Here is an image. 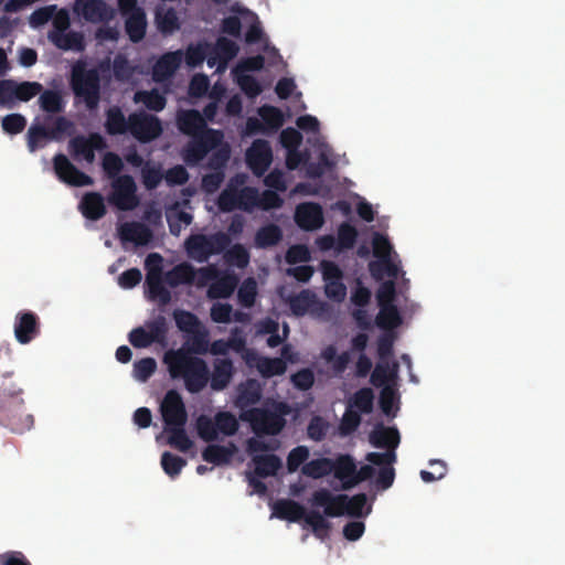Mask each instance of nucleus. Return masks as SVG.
<instances>
[{"label": "nucleus", "mask_w": 565, "mask_h": 565, "mask_svg": "<svg viewBox=\"0 0 565 565\" xmlns=\"http://www.w3.org/2000/svg\"><path fill=\"white\" fill-rule=\"evenodd\" d=\"M177 126L183 135L192 138L183 149V160L189 166L201 162L224 138L222 130L207 127L204 117L196 109L180 110L177 114Z\"/></svg>", "instance_id": "obj_1"}, {"label": "nucleus", "mask_w": 565, "mask_h": 565, "mask_svg": "<svg viewBox=\"0 0 565 565\" xmlns=\"http://www.w3.org/2000/svg\"><path fill=\"white\" fill-rule=\"evenodd\" d=\"M172 379H182L188 392H201L210 381V370L206 362L193 356L184 348L169 350L163 358Z\"/></svg>", "instance_id": "obj_2"}, {"label": "nucleus", "mask_w": 565, "mask_h": 565, "mask_svg": "<svg viewBox=\"0 0 565 565\" xmlns=\"http://www.w3.org/2000/svg\"><path fill=\"white\" fill-rule=\"evenodd\" d=\"M273 514L280 520L295 523L303 520L318 539H326L331 529V523L324 519L321 512L318 510L307 512L303 505L290 499L277 500L273 505Z\"/></svg>", "instance_id": "obj_3"}, {"label": "nucleus", "mask_w": 565, "mask_h": 565, "mask_svg": "<svg viewBox=\"0 0 565 565\" xmlns=\"http://www.w3.org/2000/svg\"><path fill=\"white\" fill-rule=\"evenodd\" d=\"M70 85L75 97L83 99L88 110L97 109L100 102V74L96 67L87 68L82 61L71 71Z\"/></svg>", "instance_id": "obj_4"}, {"label": "nucleus", "mask_w": 565, "mask_h": 565, "mask_svg": "<svg viewBox=\"0 0 565 565\" xmlns=\"http://www.w3.org/2000/svg\"><path fill=\"white\" fill-rule=\"evenodd\" d=\"M230 244L231 237L224 232H217L211 235L192 234L185 239L184 247L191 259L204 263L212 255L226 250Z\"/></svg>", "instance_id": "obj_5"}, {"label": "nucleus", "mask_w": 565, "mask_h": 565, "mask_svg": "<svg viewBox=\"0 0 565 565\" xmlns=\"http://www.w3.org/2000/svg\"><path fill=\"white\" fill-rule=\"evenodd\" d=\"M21 393L22 391L11 383L0 385V423L12 430L18 429L25 413Z\"/></svg>", "instance_id": "obj_6"}, {"label": "nucleus", "mask_w": 565, "mask_h": 565, "mask_svg": "<svg viewBox=\"0 0 565 565\" xmlns=\"http://www.w3.org/2000/svg\"><path fill=\"white\" fill-rule=\"evenodd\" d=\"M241 419L248 422L255 435H277L285 427L282 414L265 408H249L241 414Z\"/></svg>", "instance_id": "obj_7"}, {"label": "nucleus", "mask_w": 565, "mask_h": 565, "mask_svg": "<svg viewBox=\"0 0 565 565\" xmlns=\"http://www.w3.org/2000/svg\"><path fill=\"white\" fill-rule=\"evenodd\" d=\"M163 258L158 253H151L146 258V285L148 298L159 300L161 305H168L171 300L170 291L164 287V276L162 275Z\"/></svg>", "instance_id": "obj_8"}, {"label": "nucleus", "mask_w": 565, "mask_h": 565, "mask_svg": "<svg viewBox=\"0 0 565 565\" xmlns=\"http://www.w3.org/2000/svg\"><path fill=\"white\" fill-rule=\"evenodd\" d=\"M163 131L161 120L146 111L130 114L131 136L139 142L147 143L161 136Z\"/></svg>", "instance_id": "obj_9"}, {"label": "nucleus", "mask_w": 565, "mask_h": 565, "mask_svg": "<svg viewBox=\"0 0 565 565\" xmlns=\"http://www.w3.org/2000/svg\"><path fill=\"white\" fill-rule=\"evenodd\" d=\"M160 412L164 423V429L186 425V408L178 391L170 390L166 393L160 405Z\"/></svg>", "instance_id": "obj_10"}, {"label": "nucleus", "mask_w": 565, "mask_h": 565, "mask_svg": "<svg viewBox=\"0 0 565 565\" xmlns=\"http://www.w3.org/2000/svg\"><path fill=\"white\" fill-rule=\"evenodd\" d=\"M136 191L137 185L131 175H119L113 181V193L109 196V202L121 211L134 210L139 203Z\"/></svg>", "instance_id": "obj_11"}, {"label": "nucleus", "mask_w": 565, "mask_h": 565, "mask_svg": "<svg viewBox=\"0 0 565 565\" xmlns=\"http://www.w3.org/2000/svg\"><path fill=\"white\" fill-rule=\"evenodd\" d=\"M107 147L106 141L98 132H92L87 137L75 136L68 142V149L74 159L83 158L87 163L95 161V151Z\"/></svg>", "instance_id": "obj_12"}, {"label": "nucleus", "mask_w": 565, "mask_h": 565, "mask_svg": "<svg viewBox=\"0 0 565 565\" xmlns=\"http://www.w3.org/2000/svg\"><path fill=\"white\" fill-rule=\"evenodd\" d=\"M345 502L347 494H333L324 488L316 490L309 499L311 507L323 508V513L321 514L324 519L344 515L347 510Z\"/></svg>", "instance_id": "obj_13"}, {"label": "nucleus", "mask_w": 565, "mask_h": 565, "mask_svg": "<svg viewBox=\"0 0 565 565\" xmlns=\"http://www.w3.org/2000/svg\"><path fill=\"white\" fill-rule=\"evenodd\" d=\"M53 169L57 178L68 185L85 186L94 183V180L88 174L77 169L63 153L54 156Z\"/></svg>", "instance_id": "obj_14"}, {"label": "nucleus", "mask_w": 565, "mask_h": 565, "mask_svg": "<svg viewBox=\"0 0 565 565\" xmlns=\"http://www.w3.org/2000/svg\"><path fill=\"white\" fill-rule=\"evenodd\" d=\"M273 161V151L269 142L256 139L246 152V162L256 177H262Z\"/></svg>", "instance_id": "obj_15"}, {"label": "nucleus", "mask_w": 565, "mask_h": 565, "mask_svg": "<svg viewBox=\"0 0 565 565\" xmlns=\"http://www.w3.org/2000/svg\"><path fill=\"white\" fill-rule=\"evenodd\" d=\"M296 224L305 231H316L323 225V211L315 202L300 203L295 211Z\"/></svg>", "instance_id": "obj_16"}, {"label": "nucleus", "mask_w": 565, "mask_h": 565, "mask_svg": "<svg viewBox=\"0 0 565 565\" xmlns=\"http://www.w3.org/2000/svg\"><path fill=\"white\" fill-rule=\"evenodd\" d=\"M40 333L39 317L32 311H21L15 316L14 335L19 343L28 344Z\"/></svg>", "instance_id": "obj_17"}, {"label": "nucleus", "mask_w": 565, "mask_h": 565, "mask_svg": "<svg viewBox=\"0 0 565 565\" xmlns=\"http://www.w3.org/2000/svg\"><path fill=\"white\" fill-rule=\"evenodd\" d=\"M75 11L88 22H104L113 17L109 7L102 0H76Z\"/></svg>", "instance_id": "obj_18"}, {"label": "nucleus", "mask_w": 565, "mask_h": 565, "mask_svg": "<svg viewBox=\"0 0 565 565\" xmlns=\"http://www.w3.org/2000/svg\"><path fill=\"white\" fill-rule=\"evenodd\" d=\"M182 58L180 50L162 54L152 67V78L158 83L169 79L180 67Z\"/></svg>", "instance_id": "obj_19"}, {"label": "nucleus", "mask_w": 565, "mask_h": 565, "mask_svg": "<svg viewBox=\"0 0 565 565\" xmlns=\"http://www.w3.org/2000/svg\"><path fill=\"white\" fill-rule=\"evenodd\" d=\"M118 235L122 242L143 246L151 241L152 231L141 222H126L119 226Z\"/></svg>", "instance_id": "obj_20"}, {"label": "nucleus", "mask_w": 565, "mask_h": 565, "mask_svg": "<svg viewBox=\"0 0 565 565\" xmlns=\"http://www.w3.org/2000/svg\"><path fill=\"white\" fill-rule=\"evenodd\" d=\"M369 440L371 445L376 448L396 451L401 437L397 428L385 427L383 424H377L370 433Z\"/></svg>", "instance_id": "obj_21"}, {"label": "nucleus", "mask_w": 565, "mask_h": 565, "mask_svg": "<svg viewBox=\"0 0 565 565\" xmlns=\"http://www.w3.org/2000/svg\"><path fill=\"white\" fill-rule=\"evenodd\" d=\"M104 127L109 136L125 135L130 131V115L126 118L119 106H110L105 111Z\"/></svg>", "instance_id": "obj_22"}, {"label": "nucleus", "mask_w": 565, "mask_h": 565, "mask_svg": "<svg viewBox=\"0 0 565 565\" xmlns=\"http://www.w3.org/2000/svg\"><path fill=\"white\" fill-rule=\"evenodd\" d=\"M234 364L230 359H216L213 372L210 373V384L213 391H223L232 381Z\"/></svg>", "instance_id": "obj_23"}, {"label": "nucleus", "mask_w": 565, "mask_h": 565, "mask_svg": "<svg viewBox=\"0 0 565 565\" xmlns=\"http://www.w3.org/2000/svg\"><path fill=\"white\" fill-rule=\"evenodd\" d=\"M238 50V45L234 41L221 36L213 47V55L207 57V65L213 67L217 62L220 65H226L228 61L237 55Z\"/></svg>", "instance_id": "obj_24"}, {"label": "nucleus", "mask_w": 565, "mask_h": 565, "mask_svg": "<svg viewBox=\"0 0 565 565\" xmlns=\"http://www.w3.org/2000/svg\"><path fill=\"white\" fill-rule=\"evenodd\" d=\"M79 209L82 214L92 221H97L106 214L104 198L98 192L86 193L79 203Z\"/></svg>", "instance_id": "obj_25"}, {"label": "nucleus", "mask_w": 565, "mask_h": 565, "mask_svg": "<svg viewBox=\"0 0 565 565\" xmlns=\"http://www.w3.org/2000/svg\"><path fill=\"white\" fill-rule=\"evenodd\" d=\"M262 388L256 380L249 379L237 388L236 406L244 409L260 401Z\"/></svg>", "instance_id": "obj_26"}, {"label": "nucleus", "mask_w": 565, "mask_h": 565, "mask_svg": "<svg viewBox=\"0 0 565 565\" xmlns=\"http://www.w3.org/2000/svg\"><path fill=\"white\" fill-rule=\"evenodd\" d=\"M235 451L236 446L233 443H230L228 446L213 444L204 448L202 451V458L206 462L215 466H222L231 462Z\"/></svg>", "instance_id": "obj_27"}, {"label": "nucleus", "mask_w": 565, "mask_h": 565, "mask_svg": "<svg viewBox=\"0 0 565 565\" xmlns=\"http://www.w3.org/2000/svg\"><path fill=\"white\" fill-rule=\"evenodd\" d=\"M49 39L52 43L64 51L74 50L81 52L85 49L84 36L76 31L71 32H50Z\"/></svg>", "instance_id": "obj_28"}, {"label": "nucleus", "mask_w": 565, "mask_h": 565, "mask_svg": "<svg viewBox=\"0 0 565 565\" xmlns=\"http://www.w3.org/2000/svg\"><path fill=\"white\" fill-rule=\"evenodd\" d=\"M195 274L192 265L181 263L164 274V282L172 288L179 285H190L194 281Z\"/></svg>", "instance_id": "obj_29"}, {"label": "nucleus", "mask_w": 565, "mask_h": 565, "mask_svg": "<svg viewBox=\"0 0 565 565\" xmlns=\"http://www.w3.org/2000/svg\"><path fill=\"white\" fill-rule=\"evenodd\" d=\"M288 305L294 316L303 317L316 305H321L309 289H303L299 294L288 298Z\"/></svg>", "instance_id": "obj_30"}, {"label": "nucleus", "mask_w": 565, "mask_h": 565, "mask_svg": "<svg viewBox=\"0 0 565 565\" xmlns=\"http://www.w3.org/2000/svg\"><path fill=\"white\" fill-rule=\"evenodd\" d=\"M147 18L143 10H136L126 17L125 31L134 43L140 42L146 35Z\"/></svg>", "instance_id": "obj_31"}, {"label": "nucleus", "mask_w": 565, "mask_h": 565, "mask_svg": "<svg viewBox=\"0 0 565 565\" xmlns=\"http://www.w3.org/2000/svg\"><path fill=\"white\" fill-rule=\"evenodd\" d=\"M236 287L237 278L234 275H224L210 285L207 296L211 299H225L232 296Z\"/></svg>", "instance_id": "obj_32"}, {"label": "nucleus", "mask_w": 565, "mask_h": 565, "mask_svg": "<svg viewBox=\"0 0 565 565\" xmlns=\"http://www.w3.org/2000/svg\"><path fill=\"white\" fill-rule=\"evenodd\" d=\"M252 461L255 465L254 473L259 478L275 476L281 468L280 458L274 454L254 456Z\"/></svg>", "instance_id": "obj_33"}, {"label": "nucleus", "mask_w": 565, "mask_h": 565, "mask_svg": "<svg viewBox=\"0 0 565 565\" xmlns=\"http://www.w3.org/2000/svg\"><path fill=\"white\" fill-rule=\"evenodd\" d=\"M134 102L143 104L147 109L152 111H161L167 105V98L156 88L136 92Z\"/></svg>", "instance_id": "obj_34"}, {"label": "nucleus", "mask_w": 565, "mask_h": 565, "mask_svg": "<svg viewBox=\"0 0 565 565\" xmlns=\"http://www.w3.org/2000/svg\"><path fill=\"white\" fill-rule=\"evenodd\" d=\"M355 461L350 455H340L335 459H333V476L339 479L343 484H347V481L353 479L355 473Z\"/></svg>", "instance_id": "obj_35"}, {"label": "nucleus", "mask_w": 565, "mask_h": 565, "mask_svg": "<svg viewBox=\"0 0 565 565\" xmlns=\"http://www.w3.org/2000/svg\"><path fill=\"white\" fill-rule=\"evenodd\" d=\"M401 323L402 317L395 305L380 307V311L375 318V324L379 328L392 331L399 327Z\"/></svg>", "instance_id": "obj_36"}, {"label": "nucleus", "mask_w": 565, "mask_h": 565, "mask_svg": "<svg viewBox=\"0 0 565 565\" xmlns=\"http://www.w3.org/2000/svg\"><path fill=\"white\" fill-rule=\"evenodd\" d=\"M333 459L331 458H318L312 459L305 463L301 468L302 475L312 478L320 479L332 473Z\"/></svg>", "instance_id": "obj_37"}, {"label": "nucleus", "mask_w": 565, "mask_h": 565, "mask_svg": "<svg viewBox=\"0 0 565 565\" xmlns=\"http://www.w3.org/2000/svg\"><path fill=\"white\" fill-rule=\"evenodd\" d=\"M282 238V232L276 224H268L260 227L255 235L257 247L267 248L277 245Z\"/></svg>", "instance_id": "obj_38"}, {"label": "nucleus", "mask_w": 565, "mask_h": 565, "mask_svg": "<svg viewBox=\"0 0 565 565\" xmlns=\"http://www.w3.org/2000/svg\"><path fill=\"white\" fill-rule=\"evenodd\" d=\"M169 230L172 235H179L181 231V223L190 225L192 223V215L179 209V204L175 203L167 210L166 213Z\"/></svg>", "instance_id": "obj_39"}, {"label": "nucleus", "mask_w": 565, "mask_h": 565, "mask_svg": "<svg viewBox=\"0 0 565 565\" xmlns=\"http://www.w3.org/2000/svg\"><path fill=\"white\" fill-rule=\"evenodd\" d=\"M39 105L43 111L49 114L61 113L64 108V102L61 93L53 89H45L41 92Z\"/></svg>", "instance_id": "obj_40"}, {"label": "nucleus", "mask_w": 565, "mask_h": 565, "mask_svg": "<svg viewBox=\"0 0 565 565\" xmlns=\"http://www.w3.org/2000/svg\"><path fill=\"white\" fill-rule=\"evenodd\" d=\"M173 319L178 329L188 334L203 326L193 312L186 310L175 309L173 311Z\"/></svg>", "instance_id": "obj_41"}, {"label": "nucleus", "mask_w": 565, "mask_h": 565, "mask_svg": "<svg viewBox=\"0 0 565 565\" xmlns=\"http://www.w3.org/2000/svg\"><path fill=\"white\" fill-rule=\"evenodd\" d=\"M168 434V444L179 451L186 452L193 447V441L189 438L185 426H178L164 429Z\"/></svg>", "instance_id": "obj_42"}, {"label": "nucleus", "mask_w": 565, "mask_h": 565, "mask_svg": "<svg viewBox=\"0 0 565 565\" xmlns=\"http://www.w3.org/2000/svg\"><path fill=\"white\" fill-rule=\"evenodd\" d=\"M195 427L199 437L206 443L214 441L218 437L215 419L206 415L202 414L196 418Z\"/></svg>", "instance_id": "obj_43"}, {"label": "nucleus", "mask_w": 565, "mask_h": 565, "mask_svg": "<svg viewBox=\"0 0 565 565\" xmlns=\"http://www.w3.org/2000/svg\"><path fill=\"white\" fill-rule=\"evenodd\" d=\"M238 190L233 181L221 192L217 199V206L222 212H232L238 207Z\"/></svg>", "instance_id": "obj_44"}, {"label": "nucleus", "mask_w": 565, "mask_h": 565, "mask_svg": "<svg viewBox=\"0 0 565 565\" xmlns=\"http://www.w3.org/2000/svg\"><path fill=\"white\" fill-rule=\"evenodd\" d=\"M374 394L369 387L356 391L350 403V407H355L358 412L369 414L373 409Z\"/></svg>", "instance_id": "obj_45"}, {"label": "nucleus", "mask_w": 565, "mask_h": 565, "mask_svg": "<svg viewBox=\"0 0 565 565\" xmlns=\"http://www.w3.org/2000/svg\"><path fill=\"white\" fill-rule=\"evenodd\" d=\"M358 238L356 228L348 222H343L338 227V250L351 249L353 248Z\"/></svg>", "instance_id": "obj_46"}, {"label": "nucleus", "mask_w": 565, "mask_h": 565, "mask_svg": "<svg viewBox=\"0 0 565 565\" xmlns=\"http://www.w3.org/2000/svg\"><path fill=\"white\" fill-rule=\"evenodd\" d=\"M42 90L43 86L38 82H22L18 84L15 81H13L14 99L29 102Z\"/></svg>", "instance_id": "obj_47"}, {"label": "nucleus", "mask_w": 565, "mask_h": 565, "mask_svg": "<svg viewBox=\"0 0 565 565\" xmlns=\"http://www.w3.org/2000/svg\"><path fill=\"white\" fill-rule=\"evenodd\" d=\"M190 338V348L185 349L190 354H205L209 350V331L204 326L196 329V331L191 332Z\"/></svg>", "instance_id": "obj_48"}, {"label": "nucleus", "mask_w": 565, "mask_h": 565, "mask_svg": "<svg viewBox=\"0 0 565 565\" xmlns=\"http://www.w3.org/2000/svg\"><path fill=\"white\" fill-rule=\"evenodd\" d=\"M286 369V362L280 358H264L258 363V371L264 377L281 375Z\"/></svg>", "instance_id": "obj_49"}, {"label": "nucleus", "mask_w": 565, "mask_h": 565, "mask_svg": "<svg viewBox=\"0 0 565 565\" xmlns=\"http://www.w3.org/2000/svg\"><path fill=\"white\" fill-rule=\"evenodd\" d=\"M258 114L263 121L273 130H278L284 125V114L275 106L265 105L258 109Z\"/></svg>", "instance_id": "obj_50"}, {"label": "nucleus", "mask_w": 565, "mask_h": 565, "mask_svg": "<svg viewBox=\"0 0 565 565\" xmlns=\"http://www.w3.org/2000/svg\"><path fill=\"white\" fill-rule=\"evenodd\" d=\"M217 431L225 436H233L238 430V422L230 412H218L215 416Z\"/></svg>", "instance_id": "obj_51"}, {"label": "nucleus", "mask_w": 565, "mask_h": 565, "mask_svg": "<svg viewBox=\"0 0 565 565\" xmlns=\"http://www.w3.org/2000/svg\"><path fill=\"white\" fill-rule=\"evenodd\" d=\"M257 296V284L253 278L243 281L237 291L239 303L245 308H252Z\"/></svg>", "instance_id": "obj_52"}, {"label": "nucleus", "mask_w": 565, "mask_h": 565, "mask_svg": "<svg viewBox=\"0 0 565 565\" xmlns=\"http://www.w3.org/2000/svg\"><path fill=\"white\" fill-rule=\"evenodd\" d=\"M259 193L256 188L245 186L238 190V210L252 212L258 207Z\"/></svg>", "instance_id": "obj_53"}, {"label": "nucleus", "mask_w": 565, "mask_h": 565, "mask_svg": "<svg viewBox=\"0 0 565 565\" xmlns=\"http://www.w3.org/2000/svg\"><path fill=\"white\" fill-rule=\"evenodd\" d=\"M185 465V459L169 451H164L161 456L162 469L171 478L179 476Z\"/></svg>", "instance_id": "obj_54"}, {"label": "nucleus", "mask_w": 565, "mask_h": 565, "mask_svg": "<svg viewBox=\"0 0 565 565\" xmlns=\"http://www.w3.org/2000/svg\"><path fill=\"white\" fill-rule=\"evenodd\" d=\"M147 332L153 343L164 344L167 340L168 326L163 316H158L154 320L147 323Z\"/></svg>", "instance_id": "obj_55"}, {"label": "nucleus", "mask_w": 565, "mask_h": 565, "mask_svg": "<svg viewBox=\"0 0 565 565\" xmlns=\"http://www.w3.org/2000/svg\"><path fill=\"white\" fill-rule=\"evenodd\" d=\"M234 77L247 97L255 98L263 92L259 82L254 76L248 74H234Z\"/></svg>", "instance_id": "obj_56"}, {"label": "nucleus", "mask_w": 565, "mask_h": 565, "mask_svg": "<svg viewBox=\"0 0 565 565\" xmlns=\"http://www.w3.org/2000/svg\"><path fill=\"white\" fill-rule=\"evenodd\" d=\"M46 135V127L43 125L33 124L26 134V143L28 148L31 152L36 151L40 148H43L46 145V140L44 136Z\"/></svg>", "instance_id": "obj_57"}, {"label": "nucleus", "mask_w": 565, "mask_h": 565, "mask_svg": "<svg viewBox=\"0 0 565 565\" xmlns=\"http://www.w3.org/2000/svg\"><path fill=\"white\" fill-rule=\"evenodd\" d=\"M329 423L321 416H313L307 427V435L311 440L322 441L329 430Z\"/></svg>", "instance_id": "obj_58"}, {"label": "nucleus", "mask_w": 565, "mask_h": 565, "mask_svg": "<svg viewBox=\"0 0 565 565\" xmlns=\"http://www.w3.org/2000/svg\"><path fill=\"white\" fill-rule=\"evenodd\" d=\"M225 258L227 263L233 264L238 268H244L249 263V253L243 245L235 244L226 250Z\"/></svg>", "instance_id": "obj_59"}, {"label": "nucleus", "mask_w": 565, "mask_h": 565, "mask_svg": "<svg viewBox=\"0 0 565 565\" xmlns=\"http://www.w3.org/2000/svg\"><path fill=\"white\" fill-rule=\"evenodd\" d=\"M265 65V57L260 54L241 60L233 68V74H246L247 72L262 71Z\"/></svg>", "instance_id": "obj_60"}, {"label": "nucleus", "mask_w": 565, "mask_h": 565, "mask_svg": "<svg viewBox=\"0 0 565 565\" xmlns=\"http://www.w3.org/2000/svg\"><path fill=\"white\" fill-rule=\"evenodd\" d=\"M160 167H150L148 163L141 170L142 183L147 190H154L163 179Z\"/></svg>", "instance_id": "obj_61"}, {"label": "nucleus", "mask_w": 565, "mask_h": 565, "mask_svg": "<svg viewBox=\"0 0 565 565\" xmlns=\"http://www.w3.org/2000/svg\"><path fill=\"white\" fill-rule=\"evenodd\" d=\"M309 458V449L306 446H297L291 449L287 456V469L289 472H296L299 467L307 463Z\"/></svg>", "instance_id": "obj_62"}, {"label": "nucleus", "mask_w": 565, "mask_h": 565, "mask_svg": "<svg viewBox=\"0 0 565 565\" xmlns=\"http://www.w3.org/2000/svg\"><path fill=\"white\" fill-rule=\"evenodd\" d=\"M113 72L116 79L128 81L134 74V67L126 56L118 54L113 62Z\"/></svg>", "instance_id": "obj_63"}, {"label": "nucleus", "mask_w": 565, "mask_h": 565, "mask_svg": "<svg viewBox=\"0 0 565 565\" xmlns=\"http://www.w3.org/2000/svg\"><path fill=\"white\" fill-rule=\"evenodd\" d=\"M157 362L153 358H143L134 364L135 377L146 382L156 371Z\"/></svg>", "instance_id": "obj_64"}]
</instances>
